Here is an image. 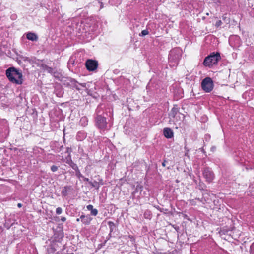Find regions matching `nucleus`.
Returning a JSON list of instances; mask_svg holds the SVG:
<instances>
[{
  "instance_id": "35",
  "label": "nucleus",
  "mask_w": 254,
  "mask_h": 254,
  "mask_svg": "<svg viewBox=\"0 0 254 254\" xmlns=\"http://www.w3.org/2000/svg\"><path fill=\"white\" fill-rule=\"evenodd\" d=\"M222 24V22L221 20H218L215 24V26L218 27L220 26Z\"/></svg>"
},
{
  "instance_id": "37",
  "label": "nucleus",
  "mask_w": 254,
  "mask_h": 254,
  "mask_svg": "<svg viewBox=\"0 0 254 254\" xmlns=\"http://www.w3.org/2000/svg\"><path fill=\"white\" fill-rule=\"evenodd\" d=\"M210 138V135L209 134H206L205 135V139L206 141L209 140Z\"/></svg>"
},
{
  "instance_id": "4",
  "label": "nucleus",
  "mask_w": 254,
  "mask_h": 254,
  "mask_svg": "<svg viewBox=\"0 0 254 254\" xmlns=\"http://www.w3.org/2000/svg\"><path fill=\"white\" fill-rule=\"evenodd\" d=\"M182 56V51L179 48H174L169 53L168 60L169 64L171 67H176L179 63Z\"/></svg>"
},
{
  "instance_id": "28",
  "label": "nucleus",
  "mask_w": 254,
  "mask_h": 254,
  "mask_svg": "<svg viewBox=\"0 0 254 254\" xmlns=\"http://www.w3.org/2000/svg\"><path fill=\"white\" fill-rule=\"evenodd\" d=\"M75 175L79 179L83 178V176L80 173V171L79 169L75 171Z\"/></svg>"
},
{
  "instance_id": "49",
  "label": "nucleus",
  "mask_w": 254,
  "mask_h": 254,
  "mask_svg": "<svg viewBox=\"0 0 254 254\" xmlns=\"http://www.w3.org/2000/svg\"><path fill=\"white\" fill-rule=\"evenodd\" d=\"M22 204L21 203H18V204H17V206H18L19 208L21 207H22Z\"/></svg>"
},
{
  "instance_id": "54",
  "label": "nucleus",
  "mask_w": 254,
  "mask_h": 254,
  "mask_svg": "<svg viewBox=\"0 0 254 254\" xmlns=\"http://www.w3.org/2000/svg\"><path fill=\"white\" fill-rule=\"evenodd\" d=\"M66 159H67L66 162H69V157H68V155L67 156Z\"/></svg>"
},
{
  "instance_id": "2",
  "label": "nucleus",
  "mask_w": 254,
  "mask_h": 254,
  "mask_svg": "<svg viewBox=\"0 0 254 254\" xmlns=\"http://www.w3.org/2000/svg\"><path fill=\"white\" fill-rule=\"evenodd\" d=\"M6 75L8 80L12 83L21 85L23 83V75L22 72L14 67L6 70Z\"/></svg>"
},
{
  "instance_id": "50",
  "label": "nucleus",
  "mask_w": 254,
  "mask_h": 254,
  "mask_svg": "<svg viewBox=\"0 0 254 254\" xmlns=\"http://www.w3.org/2000/svg\"><path fill=\"white\" fill-rule=\"evenodd\" d=\"M102 181H103L102 179H101L100 180V181L99 182L100 183V185H102L103 184V183L102 182Z\"/></svg>"
},
{
  "instance_id": "43",
  "label": "nucleus",
  "mask_w": 254,
  "mask_h": 254,
  "mask_svg": "<svg viewBox=\"0 0 254 254\" xmlns=\"http://www.w3.org/2000/svg\"><path fill=\"white\" fill-rule=\"evenodd\" d=\"M216 147L214 146H212L211 148V151L213 152H214L216 150Z\"/></svg>"
},
{
  "instance_id": "25",
  "label": "nucleus",
  "mask_w": 254,
  "mask_h": 254,
  "mask_svg": "<svg viewBox=\"0 0 254 254\" xmlns=\"http://www.w3.org/2000/svg\"><path fill=\"white\" fill-rule=\"evenodd\" d=\"M122 0H109V3L112 5L115 6H118L120 4Z\"/></svg>"
},
{
  "instance_id": "9",
  "label": "nucleus",
  "mask_w": 254,
  "mask_h": 254,
  "mask_svg": "<svg viewBox=\"0 0 254 254\" xmlns=\"http://www.w3.org/2000/svg\"><path fill=\"white\" fill-rule=\"evenodd\" d=\"M229 43L230 45L234 48L239 47L241 45L240 38L237 35L231 36L229 39Z\"/></svg>"
},
{
  "instance_id": "23",
  "label": "nucleus",
  "mask_w": 254,
  "mask_h": 254,
  "mask_svg": "<svg viewBox=\"0 0 254 254\" xmlns=\"http://www.w3.org/2000/svg\"><path fill=\"white\" fill-rule=\"evenodd\" d=\"M92 220V218L89 215H86L85 218H84L81 222L83 224L88 225L90 224Z\"/></svg>"
},
{
  "instance_id": "18",
  "label": "nucleus",
  "mask_w": 254,
  "mask_h": 254,
  "mask_svg": "<svg viewBox=\"0 0 254 254\" xmlns=\"http://www.w3.org/2000/svg\"><path fill=\"white\" fill-rule=\"evenodd\" d=\"M15 220L12 219L11 218H7L5 219V222L4 224V227L7 229H9L15 224Z\"/></svg>"
},
{
  "instance_id": "42",
  "label": "nucleus",
  "mask_w": 254,
  "mask_h": 254,
  "mask_svg": "<svg viewBox=\"0 0 254 254\" xmlns=\"http://www.w3.org/2000/svg\"><path fill=\"white\" fill-rule=\"evenodd\" d=\"M153 207H155L157 210H158L159 211L161 209V208L158 205H153Z\"/></svg>"
},
{
  "instance_id": "31",
  "label": "nucleus",
  "mask_w": 254,
  "mask_h": 254,
  "mask_svg": "<svg viewBox=\"0 0 254 254\" xmlns=\"http://www.w3.org/2000/svg\"><path fill=\"white\" fill-rule=\"evenodd\" d=\"M58 169V167L56 165H52L51 167V170L52 172H55L57 171Z\"/></svg>"
},
{
  "instance_id": "38",
  "label": "nucleus",
  "mask_w": 254,
  "mask_h": 254,
  "mask_svg": "<svg viewBox=\"0 0 254 254\" xmlns=\"http://www.w3.org/2000/svg\"><path fill=\"white\" fill-rule=\"evenodd\" d=\"M84 181L88 182V184L89 183V182L91 181L89 180V179L88 178H86L83 176V178H82Z\"/></svg>"
},
{
  "instance_id": "47",
  "label": "nucleus",
  "mask_w": 254,
  "mask_h": 254,
  "mask_svg": "<svg viewBox=\"0 0 254 254\" xmlns=\"http://www.w3.org/2000/svg\"><path fill=\"white\" fill-rule=\"evenodd\" d=\"M199 150H200L201 151H202L204 154L206 153V152L205 151V150H204V149H203V147L200 148L199 149Z\"/></svg>"
},
{
  "instance_id": "22",
  "label": "nucleus",
  "mask_w": 254,
  "mask_h": 254,
  "mask_svg": "<svg viewBox=\"0 0 254 254\" xmlns=\"http://www.w3.org/2000/svg\"><path fill=\"white\" fill-rule=\"evenodd\" d=\"M179 108L178 107V105H174L173 107L172 108L170 115L172 117H175V116L176 115V114L179 112Z\"/></svg>"
},
{
  "instance_id": "45",
  "label": "nucleus",
  "mask_w": 254,
  "mask_h": 254,
  "mask_svg": "<svg viewBox=\"0 0 254 254\" xmlns=\"http://www.w3.org/2000/svg\"><path fill=\"white\" fill-rule=\"evenodd\" d=\"M98 27V26H97V25H95L93 27V28H91V31H95V30H96V27Z\"/></svg>"
},
{
  "instance_id": "44",
  "label": "nucleus",
  "mask_w": 254,
  "mask_h": 254,
  "mask_svg": "<svg viewBox=\"0 0 254 254\" xmlns=\"http://www.w3.org/2000/svg\"><path fill=\"white\" fill-rule=\"evenodd\" d=\"M86 215H85L84 214H83V213H82V214L80 216V219H81V221H82V220L85 218Z\"/></svg>"
},
{
  "instance_id": "6",
  "label": "nucleus",
  "mask_w": 254,
  "mask_h": 254,
  "mask_svg": "<svg viewBox=\"0 0 254 254\" xmlns=\"http://www.w3.org/2000/svg\"><path fill=\"white\" fill-rule=\"evenodd\" d=\"M201 88L205 92H210L214 88V83L212 79L209 77L203 79L201 82Z\"/></svg>"
},
{
  "instance_id": "10",
  "label": "nucleus",
  "mask_w": 254,
  "mask_h": 254,
  "mask_svg": "<svg viewBox=\"0 0 254 254\" xmlns=\"http://www.w3.org/2000/svg\"><path fill=\"white\" fill-rule=\"evenodd\" d=\"M245 51L246 57L248 60L254 62V46L248 47Z\"/></svg>"
},
{
  "instance_id": "39",
  "label": "nucleus",
  "mask_w": 254,
  "mask_h": 254,
  "mask_svg": "<svg viewBox=\"0 0 254 254\" xmlns=\"http://www.w3.org/2000/svg\"><path fill=\"white\" fill-rule=\"evenodd\" d=\"M168 211V209H164V208H161L160 210V212H163L164 213H166V212Z\"/></svg>"
},
{
  "instance_id": "34",
  "label": "nucleus",
  "mask_w": 254,
  "mask_h": 254,
  "mask_svg": "<svg viewBox=\"0 0 254 254\" xmlns=\"http://www.w3.org/2000/svg\"><path fill=\"white\" fill-rule=\"evenodd\" d=\"M72 151V150L71 148L68 147L66 148V153L68 154V155H71L70 154H71Z\"/></svg>"
},
{
  "instance_id": "29",
  "label": "nucleus",
  "mask_w": 254,
  "mask_h": 254,
  "mask_svg": "<svg viewBox=\"0 0 254 254\" xmlns=\"http://www.w3.org/2000/svg\"><path fill=\"white\" fill-rule=\"evenodd\" d=\"M149 34V32L148 31V29L147 28L145 30H143L141 31V33L139 34V36H144Z\"/></svg>"
},
{
  "instance_id": "11",
  "label": "nucleus",
  "mask_w": 254,
  "mask_h": 254,
  "mask_svg": "<svg viewBox=\"0 0 254 254\" xmlns=\"http://www.w3.org/2000/svg\"><path fill=\"white\" fill-rule=\"evenodd\" d=\"M233 157L236 161L243 163L245 159L243 157V152L241 150H237L233 153Z\"/></svg>"
},
{
  "instance_id": "15",
  "label": "nucleus",
  "mask_w": 254,
  "mask_h": 254,
  "mask_svg": "<svg viewBox=\"0 0 254 254\" xmlns=\"http://www.w3.org/2000/svg\"><path fill=\"white\" fill-rule=\"evenodd\" d=\"M87 137V133L84 131H79L77 132L76 138L78 141H82Z\"/></svg>"
},
{
  "instance_id": "56",
  "label": "nucleus",
  "mask_w": 254,
  "mask_h": 254,
  "mask_svg": "<svg viewBox=\"0 0 254 254\" xmlns=\"http://www.w3.org/2000/svg\"><path fill=\"white\" fill-rule=\"evenodd\" d=\"M146 214H147V212H145L144 216H145V218H147V217L146 216Z\"/></svg>"
},
{
  "instance_id": "12",
  "label": "nucleus",
  "mask_w": 254,
  "mask_h": 254,
  "mask_svg": "<svg viewBox=\"0 0 254 254\" xmlns=\"http://www.w3.org/2000/svg\"><path fill=\"white\" fill-rule=\"evenodd\" d=\"M8 133L9 130L6 127H0V142L4 141L7 137Z\"/></svg>"
},
{
  "instance_id": "36",
  "label": "nucleus",
  "mask_w": 254,
  "mask_h": 254,
  "mask_svg": "<svg viewBox=\"0 0 254 254\" xmlns=\"http://www.w3.org/2000/svg\"><path fill=\"white\" fill-rule=\"evenodd\" d=\"M86 208L88 210L90 211L94 208L93 206L91 204H89V205H87Z\"/></svg>"
},
{
  "instance_id": "8",
  "label": "nucleus",
  "mask_w": 254,
  "mask_h": 254,
  "mask_svg": "<svg viewBox=\"0 0 254 254\" xmlns=\"http://www.w3.org/2000/svg\"><path fill=\"white\" fill-rule=\"evenodd\" d=\"M98 65V62L92 59H88L86 61L85 66L87 69L90 71L95 70Z\"/></svg>"
},
{
  "instance_id": "17",
  "label": "nucleus",
  "mask_w": 254,
  "mask_h": 254,
  "mask_svg": "<svg viewBox=\"0 0 254 254\" xmlns=\"http://www.w3.org/2000/svg\"><path fill=\"white\" fill-rule=\"evenodd\" d=\"M26 38L29 40L32 41H37L38 39V37L37 34L33 32H28L26 34Z\"/></svg>"
},
{
  "instance_id": "14",
  "label": "nucleus",
  "mask_w": 254,
  "mask_h": 254,
  "mask_svg": "<svg viewBox=\"0 0 254 254\" xmlns=\"http://www.w3.org/2000/svg\"><path fill=\"white\" fill-rule=\"evenodd\" d=\"M52 75L57 80L61 82V80L63 79L64 76L60 70H57L54 69Z\"/></svg>"
},
{
  "instance_id": "51",
  "label": "nucleus",
  "mask_w": 254,
  "mask_h": 254,
  "mask_svg": "<svg viewBox=\"0 0 254 254\" xmlns=\"http://www.w3.org/2000/svg\"><path fill=\"white\" fill-rule=\"evenodd\" d=\"M17 62L19 64H21V62L20 60H17Z\"/></svg>"
},
{
  "instance_id": "33",
  "label": "nucleus",
  "mask_w": 254,
  "mask_h": 254,
  "mask_svg": "<svg viewBox=\"0 0 254 254\" xmlns=\"http://www.w3.org/2000/svg\"><path fill=\"white\" fill-rule=\"evenodd\" d=\"M251 254H254V242L251 246Z\"/></svg>"
},
{
  "instance_id": "46",
  "label": "nucleus",
  "mask_w": 254,
  "mask_h": 254,
  "mask_svg": "<svg viewBox=\"0 0 254 254\" xmlns=\"http://www.w3.org/2000/svg\"><path fill=\"white\" fill-rule=\"evenodd\" d=\"M61 221H62V222H65V221H66V218L65 217H62L61 218Z\"/></svg>"
},
{
  "instance_id": "53",
  "label": "nucleus",
  "mask_w": 254,
  "mask_h": 254,
  "mask_svg": "<svg viewBox=\"0 0 254 254\" xmlns=\"http://www.w3.org/2000/svg\"><path fill=\"white\" fill-rule=\"evenodd\" d=\"M66 254H78V253H75V254H74V253H68V252Z\"/></svg>"
},
{
  "instance_id": "21",
  "label": "nucleus",
  "mask_w": 254,
  "mask_h": 254,
  "mask_svg": "<svg viewBox=\"0 0 254 254\" xmlns=\"http://www.w3.org/2000/svg\"><path fill=\"white\" fill-rule=\"evenodd\" d=\"M68 157H69V162H66V163L68 164L75 171L78 170L79 169L78 167L76 164L72 161L71 155H68Z\"/></svg>"
},
{
  "instance_id": "26",
  "label": "nucleus",
  "mask_w": 254,
  "mask_h": 254,
  "mask_svg": "<svg viewBox=\"0 0 254 254\" xmlns=\"http://www.w3.org/2000/svg\"><path fill=\"white\" fill-rule=\"evenodd\" d=\"M80 123L82 126L85 127L88 123L87 118L86 117H82L80 119Z\"/></svg>"
},
{
  "instance_id": "48",
  "label": "nucleus",
  "mask_w": 254,
  "mask_h": 254,
  "mask_svg": "<svg viewBox=\"0 0 254 254\" xmlns=\"http://www.w3.org/2000/svg\"><path fill=\"white\" fill-rule=\"evenodd\" d=\"M166 160H164V161L162 163V165L163 166V167H165L166 166Z\"/></svg>"
},
{
  "instance_id": "20",
  "label": "nucleus",
  "mask_w": 254,
  "mask_h": 254,
  "mask_svg": "<svg viewBox=\"0 0 254 254\" xmlns=\"http://www.w3.org/2000/svg\"><path fill=\"white\" fill-rule=\"evenodd\" d=\"M71 189V187L70 186H65L63 187L62 191L61 194L63 197H65L68 195V192Z\"/></svg>"
},
{
  "instance_id": "52",
  "label": "nucleus",
  "mask_w": 254,
  "mask_h": 254,
  "mask_svg": "<svg viewBox=\"0 0 254 254\" xmlns=\"http://www.w3.org/2000/svg\"><path fill=\"white\" fill-rule=\"evenodd\" d=\"M150 87V83H149L147 86V89H149Z\"/></svg>"
},
{
  "instance_id": "1",
  "label": "nucleus",
  "mask_w": 254,
  "mask_h": 254,
  "mask_svg": "<svg viewBox=\"0 0 254 254\" xmlns=\"http://www.w3.org/2000/svg\"><path fill=\"white\" fill-rule=\"evenodd\" d=\"M61 83L64 86L66 87L72 89H75L78 91L81 90L80 86L85 88V91L89 95H92L93 92V89L91 88V83H79L74 78L70 77L64 76V78L61 80Z\"/></svg>"
},
{
  "instance_id": "30",
  "label": "nucleus",
  "mask_w": 254,
  "mask_h": 254,
  "mask_svg": "<svg viewBox=\"0 0 254 254\" xmlns=\"http://www.w3.org/2000/svg\"><path fill=\"white\" fill-rule=\"evenodd\" d=\"M98 211L97 209L93 208V209H92L91 211L90 214L92 216H96L98 214Z\"/></svg>"
},
{
  "instance_id": "55",
  "label": "nucleus",
  "mask_w": 254,
  "mask_h": 254,
  "mask_svg": "<svg viewBox=\"0 0 254 254\" xmlns=\"http://www.w3.org/2000/svg\"><path fill=\"white\" fill-rule=\"evenodd\" d=\"M80 220H81V219H80V218L76 219V221L77 222H79Z\"/></svg>"
},
{
  "instance_id": "32",
  "label": "nucleus",
  "mask_w": 254,
  "mask_h": 254,
  "mask_svg": "<svg viewBox=\"0 0 254 254\" xmlns=\"http://www.w3.org/2000/svg\"><path fill=\"white\" fill-rule=\"evenodd\" d=\"M62 209L61 207H58L56 209V213L57 214H61L62 213Z\"/></svg>"
},
{
  "instance_id": "40",
  "label": "nucleus",
  "mask_w": 254,
  "mask_h": 254,
  "mask_svg": "<svg viewBox=\"0 0 254 254\" xmlns=\"http://www.w3.org/2000/svg\"><path fill=\"white\" fill-rule=\"evenodd\" d=\"M111 237V233H109L108 236L106 237V240H105V242H106L108 240H109Z\"/></svg>"
},
{
  "instance_id": "19",
  "label": "nucleus",
  "mask_w": 254,
  "mask_h": 254,
  "mask_svg": "<svg viewBox=\"0 0 254 254\" xmlns=\"http://www.w3.org/2000/svg\"><path fill=\"white\" fill-rule=\"evenodd\" d=\"M40 67L44 71H46L48 73H50L51 75L55 69L53 68L52 67L48 66V65L44 64H42L40 65Z\"/></svg>"
},
{
  "instance_id": "41",
  "label": "nucleus",
  "mask_w": 254,
  "mask_h": 254,
  "mask_svg": "<svg viewBox=\"0 0 254 254\" xmlns=\"http://www.w3.org/2000/svg\"><path fill=\"white\" fill-rule=\"evenodd\" d=\"M20 58L22 59L23 61L28 60V58L27 57L21 56L20 57Z\"/></svg>"
},
{
  "instance_id": "5",
  "label": "nucleus",
  "mask_w": 254,
  "mask_h": 254,
  "mask_svg": "<svg viewBox=\"0 0 254 254\" xmlns=\"http://www.w3.org/2000/svg\"><path fill=\"white\" fill-rule=\"evenodd\" d=\"M220 59L221 56L219 52H212L205 58L203 64L205 67H211L217 64Z\"/></svg>"
},
{
  "instance_id": "24",
  "label": "nucleus",
  "mask_w": 254,
  "mask_h": 254,
  "mask_svg": "<svg viewBox=\"0 0 254 254\" xmlns=\"http://www.w3.org/2000/svg\"><path fill=\"white\" fill-rule=\"evenodd\" d=\"M89 184L93 188H95L96 190H98L99 189L100 184L99 182H98L96 180H94L93 181L89 182Z\"/></svg>"
},
{
  "instance_id": "3",
  "label": "nucleus",
  "mask_w": 254,
  "mask_h": 254,
  "mask_svg": "<svg viewBox=\"0 0 254 254\" xmlns=\"http://www.w3.org/2000/svg\"><path fill=\"white\" fill-rule=\"evenodd\" d=\"M102 108L99 106L96 110V116L95 117V125L96 127L101 130L104 131L107 128V122L105 117L101 115Z\"/></svg>"
},
{
  "instance_id": "7",
  "label": "nucleus",
  "mask_w": 254,
  "mask_h": 254,
  "mask_svg": "<svg viewBox=\"0 0 254 254\" xmlns=\"http://www.w3.org/2000/svg\"><path fill=\"white\" fill-rule=\"evenodd\" d=\"M202 175L205 181L208 183H211L215 178V175L211 168L206 167L203 168L202 170Z\"/></svg>"
},
{
  "instance_id": "27",
  "label": "nucleus",
  "mask_w": 254,
  "mask_h": 254,
  "mask_svg": "<svg viewBox=\"0 0 254 254\" xmlns=\"http://www.w3.org/2000/svg\"><path fill=\"white\" fill-rule=\"evenodd\" d=\"M108 224L110 228V233H111L115 227V223L112 221H109L108 222Z\"/></svg>"
},
{
  "instance_id": "13",
  "label": "nucleus",
  "mask_w": 254,
  "mask_h": 254,
  "mask_svg": "<svg viewBox=\"0 0 254 254\" xmlns=\"http://www.w3.org/2000/svg\"><path fill=\"white\" fill-rule=\"evenodd\" d=\"M163 135L166 138L170 139L173 137L174 132L171 128L166 127L163 129Z\"/></svg>"
},
{
  "instance_id": "16",
  "label": "nucleus",
  "mask_w": 254,
  "mask_h": 254,
  "mask_svg": "<svg viewBox=\"0 0 254 254\" xmlns=\"http://www.w3.org/2000/svg\"><path fill=\"white\" fill-rule=\"evenodd\" d=\"M47 254H62V253L60 251H57L55 246L51 245L50 247L47 249Z\"/></svg>"
}]
</instances>
